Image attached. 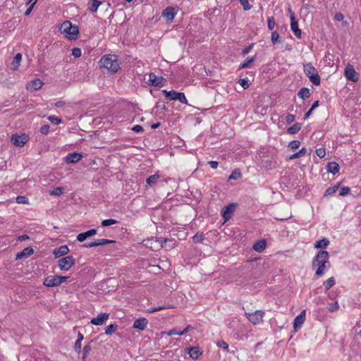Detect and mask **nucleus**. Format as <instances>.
Listing matches in <instances>:
<instances>
[{"mask_svg": "<svg viewBox=\"0 0 361 361\" xmlns=\"http://www.w3.org/2000/svg\"><path fill=\"white\" fill-rule=\"evenodd\" d=\"M329 254L326 250H319L312 260V268L317 267L315 271V276L321 277L326 271L331 267V263L329 261Z\"/></svg>", "mask_w": 361, "mask_h": 361, "instance_id": "1", "label": "nucleus"}, {"mask_svg": "<svg viewBox=\"0 0 361 361\" xmlns=\"http://www.w3.org/2000/svg\"><path fill=\"white\" fill-rule=\"evenodd\" d=\"M99 63L100 68H106L112 73H116L120 68L118 56L115 54H108L102 56Z\"/></svg>", "mask_w": 361, "mask_h": 361, "instance_id": "2", "label": "nucleus"}, {"mask_svg": "<svg viewBox=\"0 0 361 361\" xmlns=\"http://www.w3.org/2000/svg\"><path fill=\"white\" fill-rule=\"evenodd\" d=\"M61 33L64 34L65 37L71 40H75L78 38L79 29L77 25H73L70 21H64L59 27Z\"/></svg>", "mask_w": 361, "mask_h": 361, "instance_id": "3", "label": "nucleus"}, {"mask_svg": "<svg viewBox=\"0 0 361 361\" xmlns=\"http://www.w3.org/2000/svg\"><path fill=\"white\" fill-rule=\"evenodd\" d=\"M304 72L309 78L310 80L314 85H319L321 82L320 76L318 74L317 69L312 66L311 63L304 65Z\"/></svg>", "mask_w": 361, "mask_h": 361, "instance_id": "4", "label": "nucleus"}, {"mask_svg": "<svg viewBox=\"0 0 361 361\" xmlns=\"http://www.w3.org/2000/svg\"><path fill=\"white\" fill-rule=\"evenodd\" d=\"M162 93L169 100H178L182 104H188V100L183 92H177L174 90L167 91L166 90H162Z\"/></svg>", "mask_w": 361, "mask_h": 361, "instance_id": "5", "label": "nucleus"}, {"mask_svg": "<svg viewBox=\"0 0 361 361\" xmlns=\"http://www.w3.org/2000/svg\"><path fill=\"white\" fill-rule=\"evenodd\" d=\"M75 263L73 256H66L58 261V266L61 271H68Z\"/></svg>", "mask_w": 361, "mask_h": 361, "instance_id": "6", "label": "nucleus"}, {"mask_svg": "<svg viewBox=\"0 0 361 361\" xmlns=\"http://www.w3.org/2000/svg\"><path fill=\"white\" fill-rule=\"evenodd\" d=\"M28 141V136L25 134L20 135L14 134L11 137V142L12 144L18 147H23Z\"/></svg>", "mask_w": 361, "mask_h": 361, "instance_id": "7", "label": "nucleus"}, {"mask_svg": "<svg viewBox=\"0 0 361 361\" xmlns=\"http://www.w3.org/2000/svg\"><path fill=\"white\" fill-rule=\"evenodd\" d=\"M116 243V240L102 238V239L94 240L92 242L85 243L82 244L81 245V247H85V248H90V247H97V246L104 245H107V244H112V243Z\"/></svg>", "mask_w": 361, "mask_h": 361, "instance_id": "8", "label": "nucleus"}, {"mask_svg": "<svg viewBox=\"0 0 361 361\" xmlns=\"http://www.w3.org/2000/svg\"><path fill=\"white\" fill-rule=\"evenodd\" d=\"M236 203H230L228 205L224 207L221 211V215L225 221H228L233 216L235 209L237 207Z\"/></svg>", "mask_w": 361, "mask_h": 361, "instance_id": "9", "label": "nucleus"}, {"mask_svg": "<svg viewBox=\"0 0 361 361\" xmlns=\"http://www.w3.org/2000/svg\"><path fill=\"white\" fill-rule=\"evenodd\" d=\"M149 85L155 87H163L166 82L163 77H157L154 73H151L149 75Z\"/></svg>", "mask_w": 361, "mask_h": 361, "instance_id": "10", "label": "nucleus"}, {"mask_svg": "<svg viewBox=\"0 0 361 361\" xmlns=\"http://www.w3.org/2000/svg\"><path fill=\"white\" fill-rule=\"evenodd\" d=\"M344 75L348 80L357 82L359 80L358 75L353 66L348 65L345 67Z\"/></svg>", "mask_w": 361, "mask_h": 361, "instance_id": "11", "label": "nucleus"}, {"mask_svg": "<svg viewBox=\"0 0 361 361\" xmlns=\"http://www.w3.org/2000/svg\"><path fill=\"white\" fill-rule=\"evenodd\" d=\"M44 85V82L39 78H35L26 85V89L30 92H35L38 90H39L42 85Z\"/></svg>", "mask_w": 361, "mask_h": 361, "instance_id": "12", "label": "nucleus"}, {"mask_svg": "<svg viewBox=\"0 0 361 361\" xmlns=\"http://www.w3.org/2000/svg\"><path fill=\"white\" fill-rule=\"evenodd\" d=\"M264 314V312L262 310H256L253 313L248 314L247 319L252 324H259L261 321H262Z\"/></svg>", "mask_w": 361, "mask_h": 361, "instance_id": "13", "label": "nucleus"}, {"mask_svg": "<svg viewBox=\"0 0 361 361\" xmlns=\"http://www.w3.org/2000/svg\"><path fill=\"white\" fill-rule=\"evenodd\" d=\"M109 313L101 312L96 317L92 318L90 321V323L95 326L102 325L109 319Z\"/></svg>", "mask_w": 361, "mask_h": 361, "instance_id": "14", "label": "nucleus"}, {"mask_svg": "<svg viewBox=\"0 0 361 361\" xmlns=\"http://www.w3.org/2000/svg\"><path fill=\"white\" fill-rule=\"evenodd\" d=\"M43 284L47 287H56L60 286L58 275L49 276L43 281Z\"/></svg>", "mask_w": 361, "mask_h": 361, "instance_id": "15", "label": "nucleus"}, {"mask_svg": "<svg viewBox=\"0 0 361 361\" xmlns=\"http://www.w3.org/2000/svg\"><path fill=\"white\" fill-rule=\"evenodd\" d=\"M186 351L189 354L190 357H191L192 360H197L202 354V351L199 346L187 348Z\"/></svg>", "mask_w": 361, "mask_h": 361, "instance_id": "16", "label": "nucleus"}, {"mask_svg": "<svg viewBox=\"0 0 361 361\" xmlns=\"http://www.w3.org/2000/svg\"><path fill=\"white\" fill-rule=\"evenodd\" d=\"M290 28L298 38H301V30L298 27V21L293 13L290 16Z\"/></svg>", "mask_w": 361, "mask_h": 361, "instance_id": "17", "label": "nucleus"}, {"mask_svg": "<svg viewBox=\"0 0 361 361\" xmlns=\"http://www.w3.org/2000/svg\"><path fill=\"white\" fill-rule=\"evenodd\" d=\"M148 320L145 317H140L134 321L133 327L143 331L146 329Z\"/></svg>", "mask_w": 361, "mask_h": 361, "instance_id": "18", "label": "nucleus"}, {"mask_svg": "<svg viewBox=\"0 0 361 361\" xmlns=\"http://www.w3.org/2000/svg\"><path fill=\"white\" fill-rule=\"evenodd\" d=\"M82 157L81 153L79 152H72L69 153L66 157V162L67 164H75L78 162Z\"/></svg>", "mask_w": 361, "mask_h": 361, "instance_id": "19", "label": "nucleus"}, {"mask_svg": "<svg viewBox=\"0 0 361 361\" xmlns=\"http://www.w3.org/2000/svg\"><path fill=\"white\" fill-rule=\"evenodd\" d=\"M305 320V310H302L295 319L293 321V326L295 331H297L298 328H300L302 324L304 323Z\"/></svg>", "mask_w": 361, "mask_h": 361, "instance_id": "20", "label": "nucleus"}, {"mask_svg": "<svg viewBox=\"0 0 361 361\" xmlns=\"http://www.w3.org/2000/svg\"><path fill=\"white\" fill-rule=\"evenodd\" d=\"M69 252V248L67 245H61L53 250V255L55 258L64 256Z\"/></svg>", "mask_w": 361, "mask_h": 361, "instance_id": "21", "label": "nucleus"}, {"mask_svg": "<svg viewBox=\"0 0 361 361\" xmlns=\"http://www.w3.org/2000/svg\"><path fill=\"white\" fill-rule=\"evenodd\" d=\"M176 14V11L173 7L169 6L166 8L162 13V16L169 21H172Z\"/></svg>", "mask_w": 361, "mask_h": 361, "instance_id": "22", "label": "nucleus"}, {"mask_svg": "<svg viewBox=\"0 0 361 361\" xmlns=\"http://www.w3.org/2000/svg\"><path fill=\"white\" fill-rule=\"evenodd\" d=\"M34 253V250L31 247H27L24 248L21 252L17 253L16 259H21L23 258H27Z\"/></svg>", "mask_w": 361, "mask_h": 361, "instance_id": "23", "label": "nucleus"}, {"mask_svg": "<svg viewBox=\"0 0 361 361\" xmlns=\"http://www.w3.org/2000/svg\"><path fill=\"white\" fill-rule=\"evenodd\" d=\"M267 245V241L264 239L257 240L253 245V250L257 252H262L264 250Z\"/></svg>", "mask_w": 361, "mask_h": 361, "instance_id": "24", "label": "nucleus"}, {"mask_svg": "<svg viewBox=\"0 0 361 361\" xmlns=\"http://www.w3.org/2000/svg\"><path fill=\"white\" fill-rule=\"evenodd\" d=\"M103 2L99 0H89L87 3L88 9L92 13L97 12L99 6L102 4Z\"/></svg>", "mask_w": 361, "mask_h": 361, "instance_id": "25", "label": "nucleus"}, {"mask_svg": "<svg viewBox=\"0 0 361 361\" xmlns=\"http://www.w3.org/2000/svg\"><path fill=\"white\" fill-rule=\"evenodd\" d=\"M340 166L338 163L335 161L328 163L326 166V170L329 173H331L334 175L337 173L339 171Z\"/></svg>", "mask_w": 361, "mask_h": 361, "instance_id": "26", "label": "nucleus"}, {"mask_svg": "<svg viewBox=\"0 0 361 361\" xmlns=\"http://www.w3.org/2000/svg\"><path fill=\"white\" fill-rule=\"evenodd\" d=\"M94 342V340H91L89 343H87L82 349V360L85 361L86 358L90 355V352L92 350L91 343Z\"/></svg>", "mask_w": 361, "mask_h": 361, "instance_id": "27", "label": "nucleus"}, {"mask_svg": "<svg viewBox=\"0 0 361 361\" xmlns=\"http://www.w3.org/2000/svg\"><path fill=\"white\" fill-rule=\"evenodd\" d=\"M22 60V54L20 53H18L14 56L13 61L11 63L12 66V70L16 71L18 69V67L20 66V61Z\"/></svg>", "mask_w": 361, "mask_h": 361, "instance_id": "28", "label": "nucleus"}, {"mask_svg": "<svg viewBox=\"0 0 361 361\" xmlns=\"http://www.w3.org/2000/svg\"><path fill=\"white\" fill-rule=\"evenodd\" d=\"M329 245V240L327 238H322L316 241L314 247L317 249H324Z\"/></svg>", "mask_w": 361, "mask_h": 361, "instance_id": "29", "label": "nucleus"}, {"mask_svg": "<svg viewBox=\"0 0 361 361\" xmlns=\"http://www.w3.org/2000/svg\"><path fill=\"white\" fill-rule=\"evenodd\" d=\"M256 55L251 57H247L243 63H242L238 68V70L244 69L250 67V64L255 60Z\"/></svg>", "mask_w": 361, "mask_h": 361, "instance_id": "30", "label": "nucleus"}, {"mask_svg": "<svg viewBox=\"0 0 361 361\" xmlns=\"http://www.w3.org/2000/svg\"><path fill=\"white\" fill-rule=\"evenodd\" d=\"M302 128V124L300 123H295L291 127L287 129V133L289 134H295L300 131Z\"/></svg>", "mask_w": 361, "mask_h": 361, "instance_id": "31", "label": "nucleus"}, {"mask_svg": "<svg viewBox=\"0 0 361 361\" xmlns=\"http://www.w3.org/2000/svg\"><path fill=\"white\" fill-rule=\"evenodd\" d=\"M298 95L302 99L308 98L310 96V90L307 87H302L298 92Z\"/></svg>", "mask_w": 361, "mask_h": 361, "instance_id": "32", "label": "nucleus"}, {"mask_svg": "<svg viewBox=\"0 0 361 361\" xmlns=\"http://www.w3.org/2000/svg\"><path fill=\"white\" fill-rule=\"evenodd\" d=\"M335 283L336 280L333 276L329 278L326 281L324 282L325 290H329L331 287H333L335 285Z\"/></svg>", "mask_w": 361, "mask_h": 361, "instance_id": "33", "label": "nucleus"}, {"mask_svg": "<svg viewBox=\"0 0 361 361\" xmlns=\"http://www.w3.org/2000/svg\"><path fill=\"white\" fill-rule=\"evenodd\" d=\"M307 150H306V148L305 147H302L301 148L298 152L293 154L292 155H290L289 157V159H298V158H300L302 157H303L305 153H306Z\"/></svg>", "mask_w": 361, "mask_h": 361, "instance_id": "34", "label": "nucleus"}, {"mask_svg": "<svg viewBox=\"0 0 361 361\" xmlns=\"http://www.w3.org/2000/svg\"><path fill=\"white\" fill-rule=\"evenodd\" d=\"M159 178V176L157 173H155L154 175L149 176L147 178L146 182L149 185L152 186L157 182Z\"/></svg>", "mask_w": 361, "mask_h": 361, "instance_id": "35", "label": "nucleus"}, {"mask_svg": "<svg viewBox=\"0 0 361 361\" xmlns=\"http://www.w3.org/2000/svg\"><path fill=\"white\" fill-rule=\"evenodd\" d=\"M117 329H118V325L116 324H111L106 327L105 334L106 335H111Z\"/></svg>", "mask_w": 361, "mask_h": 361, "instance_id": "36", "label": "nucleus"}, {"mask_svg": "<svg viewBox=\"0 0 361 361\" xmlns=\"http://www.w3.org/2000/svg\"><path fill=\"white\" fill-rule=\"evenodd\" d=\"M271 40L273 44L281 43L282 40L280 39L279 34L276 31H274L271 35Z\"/></svg>", "mask_w": 361, "mask_h": 361, "instance_id": "37", "label": "nucleus"}, {"mask_svg": "<svg viewBox=\"0 0 361 361\" xmlns=\"http://www.w3.org/2000/svg\"><path fill=\"white\" fill-rule=\"evenodd\" d=\"M240 177H241L240 171V169H234L232 171L231 174L228 176V180H238Z\"/></svg>", "mask_w": 361, "mask_h": 361, "instance_id": "38", "label": "nucleus"}, {"mask_svg": "<svg viewBox=\"0 0 361 361\" xmlns=\"http://www.w3.org/2000/svg\"><path fill=\"white\" fill-rule=\"evenodd\" d=\"M339 186H340V184L338 183V184L334 185V187L328 188L326 190L324 195L325 197H327V196L334 194L336 192V190L338 189Z\"/></svg>", "mask_w": 361, "mask_h": 361, "instance_id": "39", "label": "nucleus"}, {"mask_svg": "<svg viewBox=\"0 0 361 361\" xmlns=\"http://www.w3.org/2000/svg\"><path fill=\"white\" fill-rule=\"evenodd\" d=\"M171 307H172L169 306H169L162 305V306H159V307H153L149 308L147 310V312L152 313V312H155L160 311L162 310L170 309Z\"/></svg>", "mask_w": 361, "mask_h": 361, "instance_id": "40", "label": "nucleus"}, {"mask_svg": "<svg viewBox=\"0 0 361 361\" xmlns=\"http://www.w3.org/2000/svg\"><path fill=\"white\" fill-rule=\"evenodd\" d=\"M204 235L202 233H197L193 237H192V241L194 243H202L204 240Z\"/></svg>", "mask_w": 361, "mask_h": 361, "instance_id": "41", "label": "nucleus"}, {"mask_svg": "<svg viewBox=\"0 0 361 361\" xmlns=\"http://www.w3.org/2000/svg\"><path fill=\"white\" fill-rule=\"evenodd\" d=\"M117 223H118V221L116 220L113 219H109L103 220L101 223V225L103 227H107V226L116 224Z\"/></svg>", "mask_w": 361, "mask_h": 361, "instance_id": "42", "label": "nucleus"}, {"mask_svg": "<svg viewBox=\"0 0 361 361\" xmlns=\"http://www.w3.org/2000/svg\"><path fill=\"white\" fill-rule=\"evenodd\" d=\"M276 25L275 19L274 16H269L267 18V27L270 30H274Z\"/></svg>", "mask_w": 361, "mask_h": 361, "instance_id": "43", "label": "nucleus"}, {"mask_svg": "<svg viewBox=\"0 0 361 361\" xmlns=\"http://www.w3.org/2000/svg\"><path fill=\"white\" fill-rule=\"evenodd\" d=\"M238 83L243 87L244 90L247 89L250 87V82L247 78H241L239 80Z\"/></svg>", "mask_w": 361, "mask_h": 361, "instance_id": "44", "label": "nucleus"}, {"mask_svg": "<svg viewBox=\"0 0 361 361\" xmlns=\"http://www.w3.org/2000/svg\"><path fill=\"white\" fill-rule=\"evenodd\" d=\"M63 188L61 187H57L54 188V190L50 192V195H55V196H59L63 192Z\"/></svg>", "mask_w": 361, "mask_h": 361, "instance_id": "45", "label": "nucleus"}, {"mask_svg": "<svg viewBox=\"0 0 361 361\" xmlns=\"http://www.w3.org/2000/svg\"><path fill=\"white\" fill-rule=\"evenodd\" d=\"M16 202L18 204H28V199L25 196L18 195L16 198Z\"/></svg>", "mask_w": 361, "mask_h": 361, "instance_id": "46", "label": "nucleus"}, {"mask_svg": "<svg viewBox=\"0 0 361 361\" xmlns=\"http://www.w3.org/2000/svg\"><path fill=\"white\" fill-rule=\"evenodd\" d=\"M48 120L54 124L59 125L62 123V120L61 118L56 117L55 116H49L48 117Z\"/></svg>", "mask_w": 361, "mask_h": 361, "instance_id": "47", "label": "nucleus"}, {"mask_svg": "<svg viewBox=\"0 0 361 361\" xmlns=\"http://www.w3.org/2000/svg\"><path fill=\"white\" fill-rule=\"evenodd\" d=\"M73 348L75 353L80 354L82 352V341H75Z\"/></svg>", "mask_w": 361, "mask_h": 361, "instance_id": "48", "label": "nucleus"}, {"mask_svg": "<svg viewBox=\"0 0 361 361\" xmlns=\"http://www.w3.org/2000/svg\"><path fill=\"white\" fill-rule=\"evenodd\" d=\"M300 145V142L298 140H292L288 143V147L292 149H298Z\"/></svg>", "mask_w": 361, "mask_h": 361, "instance_id": "49", "label": "nucleus"}, {"mask_svg": "<svg viewBox=\"0 0 361 361\" xmlns=\"http://www.w3.org/2000/svg\"><path fill=\"white\" fill-rule=\"evenodd\" d=\"M240 3L243 6L245 11H249L252 8V6L250 5L248 0H240Z\"/></svg>", "mask_w": 361, "mask_h": 361, "instance_id": "50", "label": "nucleus"}, {"mask_svg": "<svg viewBox=\"0 0 361 361\" xmlns=\"http://www.w3.org/2000/svg\"><path fill=\"white\" fill-rule=\"evenodd\" d=\"M315 152H316V154L319 158H323L326 155V150H325V148H324V147H320L319 149H317Z\"/></svg>", "mask_w": 361, "mask_h": 361, "instance_id": "51", "label": "nucleus"}, {"mask_svg": "<svg viewBox=\"0 0 361 361\" xmlns=\"http://www.w3.org/2000/svg\"><path fill=\"white\" fill-rule=\"evenodd\" d=\"M49 128H50V126L49 124L43 125L42 126H41V128L39 129V132L43 135H47L48 133L49 132Z\"/></svg>", "mask_w": 361, "mask_h": 361, "instance_id": "52", "label": "nucleus"}, {"mask_svg": "<svg viewBox=\"0 0 361 361\" xmlns=\"http://www.w3.org/2000/svg\"><path fill=\"white\" fill-rule=\"evenodd\" d=\"M216 345L219 348H222L224 350H228V345L227 344L226 342H225L223 340H220V341H217Z\"/></svg>", "mask_w": 361, "mask_h": 361, "instance_id": "53", "label": "nucleus"}, {"mask_svg": "<svg viewBox=\"0 0 361 361\" xmlns=\"http://www.w3.org/2000/svg\"><path fill=\"white\" fill-rule=\"evenodd\" d=\"M157 240L160 242L161 247H167L166 243L168 242H172L171 239L164 238H159Z\"/></svg>", "mask_w": 361, "mask_h": 361, "instance_id": "54", "label": "nucleus"}, {"mask_svg": "<svg viewBox=\"0 0 361 361\" xmlns=\"http://www.w3.org/2000/svg\"><path fill=\"white\" fill-rule=\"evenodd\" d=\"M71 55L75 58H78L81 56V49L78 47H74L72 49Z\"/></svg>", "mask_w": 361, "mask_h": 361, "instance_id": "55", "label": "nucleus"}, {"mask_svg": "<svg viewBox=\"0 0 361 361\" xmlns=\"http://www.w3.org/2000/svg\"><path fill=\"white\" fill-rule=\"evenodd\" d=\"M350 191V189L349 187L344 186L341 188V190L339 192V195L341 196H345L348 195Z\"/></svg>", "mask_w": 361, "mask_h": 361, "instance_id": "56", "label": "nucleus"}, {"mask_svg": "<svg viewBox=\"0 0 361 361\" xmlns=\"http://www.w3.org/2000/svg\"><path fill=\"white\" fill-rule=\"evenodd\" d=\"M339 306H338V302H331L329 304V310L330 312H334V311H336L338 309Z\"/></svg>", "mask_w": 361, "mask_h": 361, "instance_id": "57", "label": "nucleus"}, {"mask_svg": "<svg viewBox=\"0 0 361 361\" xmlns=\"http://www.w3.org/2000/svg\"><path fill=\"white\" fill-rule=\"evenodd\" d=\"M295 116L293 114H288L286 118V123L287 124H290L295 121Z\"/></svg>", "mask_w": 361, "mask_h": 361, "instance_id": "58", "label": "nucleus"}, {"mask_svg": "<svg viewBox=\"0 0 361 361\" xmlns=\"http://www.w3.org/2000/svg\"><path fill=\"white\" fill-rule=\"evenodd\" d=\"M84 233H85V235H87V238H90V237H92V236H94V235H96L97 233V230L95 228H92V229L88 230Z\"/></svg>", "mask_w": 361, "mask_h": 361, "instance_id": "59", "label": "nucleus"}, {"mask_svg": "<svg viewBox=\"0 0 361 361\" xmlns=\"http://www.w3.org/2000/svg\"><path fill=\"white\" fill-rule=\"evenodd\" d=\"M253 46H254V43H251L247 47H246L245 49H243L242 51L243 56L247 55L250 51V50L252 49Z\"/></svg>", "mask_w": 361, "mask_h": 361, "instance_id": "60", "label": "nucleus"}, {"mask_svg": "<svg viewBox=\"0 0 361 361\" xmlns=\"http://www.w3.org/2000/svg\"><path fill=\"white\" fill-rule=\"evenodd\" d=\"M87 238V235H85V233L83 232V233H79L77 237H76V239L79 242H83L85 241L86 239Z\"/></svg>", "mask_w": 361, "mask_h": 361, "instance_id": "61", "label": "nucleus"}, {"mask_svg": "<svg viewBox=\"0 0 361 361\" xmlns=\"http://www.w3.org/2000/svg\"><path fill=\"white\" fill-rule=\"evenodd\" d=\"M132 130L135 133H142L144 131V129H143L142 126H141L140 125H136L133 127Z\"/></svg>", "mask_w": 361, "mask_h": 361, "instance_id": "62", "label": "nucleus"}, {"mask_svg": "<svg viewBox=\"0 0 361 361\" xmlns=\"http://www.w3.org/2000/svg\"><path fill=\"white\" fill-rule=\"evenodd\" d=\"M343 18H344L343 15L340 12L336 13L334 16L335 20L337 21L343 20Z\"/></svg>", "mask_w": 361, "mask_h": 361, "instance_id": "63", "label": "nucleus"}, {"mask_svg": "<svg viewBox=\"0 0 361 361\" xmlns=\"http://www.w3.org/2000/svg\"><path fill=\"white\" fill-rule=\"evenodd\" d=\"M208 164L212 169H216L218 167L219 163L216 161H210L208 162Z\"/></svg>", "mask_w": 361, "mask_h": 361, "instance_id": "64", "label": "nucleus"}]
</instances>
